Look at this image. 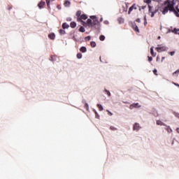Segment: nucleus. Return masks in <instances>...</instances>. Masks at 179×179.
Instances as JSON below:
<instances>
[{
  "mask_svg": "<svg viewBox=\"0 0 179 179\" xmlns=\"http://www.w3.org/2000/svg\"><path fill=\"white\" fill-rule=\"evenodd\" d=\"M98 108L99 109V111H103V106L101 104H98L97 105Z\"/></svg>",
  "mask_w": 179,
  "mask_h": 179,
  "instance_id": "nucleus-22",
  "label": "nucleus"
},
{
  "mask_svg": "<svg viewBox=\"0 0 179 179\" xmlns=\"http://www.w3.org/2000/svg\"><path fill=\"white\" fill-rule=\"evenodd\" d=\"M134 131H139L141 129V126L138 123H135L133 127Z\"/></svg>",
  "mask_w": 179,
  "mask_h": 179,
  "instance_id": "nucleus-4",
  "label": "nucleus"
},
{
  "mask_svg": "<svg viewBox=\"0 0 179 179\" xmlns=\"http://www.w3.org/2000/svg\"><path fill=\"white\" fill-rule=\"evenodd\" d=\"M66 20H67V22H71V21H72V18L68 17V18L66 19Z\"/></svg>",
  "mask_w": 179,
  "mask_h": 179,
  "instance_id": "nucleus-38",
  "label": "nucleus"
},
{
  "mask_svg": "<svg viewBox=\"0 0 179 179\" xmlns=\"http://www.w3.org/2000/svg\"><path fill=\"white\" fill-rule=\"evenodd\" d=\"M85 108H86V110H89V104L85 103Z\"/></svg>",
  "mask_w": 179,
  "mask_h": 179,
  "instance_id": "nucleus-36",
  "label": "nucleus"
},
{
  "mask_svg": "<svg viewBox=\"0 0 179 179\" xmlns=\"http://www.w3.org/2000/svg\"><path fill=\"white\" fill-rule=\"evenodd\" d=\"M83 55H82V53H78L77 54V58L78 59H80L82 58Z\"/></svg>",
  "mask_w": 179,
  "mask_h": 179,
  "instance_id": "nucleus-25",
  "label": "nucleus"
},
{
  "mask_svg": "<svg viewBox=\"0 0 179 179\" xmlns=\"http://www.w3.org/2000/svg\"><path fill=\"white\" fill-rule=\"evenodd\" d=\"M59 32L61 34H65V30H64V29H59Z\"/></svg>",
  "mask_w": 179,
  "mask_h": 179,
  "instance_id": "nucleus-29",
  "label": "nucleus"
},
{
  "mask_svg": "<svg viewBox=\"0 0 179 179\" xmlns=\"http://www.w3.org/2000/svg\"><path fill=\"white\" fill-rule=\"evenodd\" d=\"M70 26L72 29H75V27H76V22H71L70 24Z\"/></svg>",
  "mask_w": 179,
  "mask_h": 179,
  "instance_id": "nucleus-12",
  "label": "nucleus"
},
{
  "mask_svg": "<svg viewBox=\"0 0 179 179\" xmlns=\"http://www.w3.org/2000/svg\"><path fill=\"white\" fill-rule=\"evenodd\" d=\"M79 31H80L81 33H85V27H80L79 29Z\"/></svg>",
  "mask_w": 179,
  "mask_h": 179,
  "instance_id": "nucleus-19",
  "label": "nucleus"
},
{
  "mask_svg": "<svg viewBox=\"0 0 179 179\" xmlns=\"http://www.w3.org/2000/svg\"><path fill=\"white\" fill-rule=\"evenodd\" d=\"M90 19L87 20V22H83V20H86L87 19V15L83 14L78 18H77L78 22H82L83 26H86L87 24L88 27H92L96 30H99L100 29V22H99V19L95 15H91Z\"/></svg>",
  "mask_w": 179,
  "mask_h": 179,
  "instance_id": "nucleus-1",
  "label": "nucleus"
},
{
  "mask_svg": "<svg viewBox=\"0 0 179 179\" xmlns=\"http://www.w3.org/2000/svg\"><path fill=\"white\" fill-rule=\"evenodd\" d=\"M48 37L50 40H55V34L51 33L48 35Z\"/></svg>",
  "mask_w": 179,
  "mask_h": 179,
  "instance_id": "nucleus-8",
  "label": "nucleus"
},
{
  "mask_svg": "<svg viewBox=\"0 0 179 179\" xmlns=\"http://www.w3.org/2000/svg\"><path fill=\"white\" fill-rule=\"evenodd\" d=\"M99 40H100L101 41H104V40H106V36H104L103 35H101V36H99Z\"/></svg>",
  "mask_w": 179,
  "mask_h": 179,
  "instance_id": "nucleus-17",
  "label": "nucleus"
},
{
  "mask_svg": "<svg viewBox=\"0 0 179 179\" xmlns=\"http://www.w3.org/2000/svg\"><path fill=\"white\" fill-rule=\"evenodd\" d=\"M80 52H86L87 51V49L86 48V47L82 46L80 48Z\"/></svg>",
  "mask_w": 179,
  "mask_h": 179,
  "instance_id": "nucleus-9",
  "label": "nucleus"
},
{
  "mask_svg": "<svg viewBox=\"0 0 179 179\" xmlns=\"http://www.w3.org/2000/svg\"><path fill=\"white\" fill-rule=\"evenodd\" d=\"M109 24L108 21L106 20V24Z\"/></svg>",
  "mask_w": 179,
  "mask_h": 179,
  "instance_id": "nucleus-48",
  "label": "nucleus"
},
{
  "mask_svg": "<svg viewBox=\"0 0 179 179\" xmlns=\"http://www.w3.org/2000/svg\"><path fill=\"white\" fill-rule=\"evenodd\" d=\"M153 73H154V75H156V76H157V69H154Z\"/></svg>",
  "mask_w": 179,
  "mask_h": 179,
  "instance_id": "nucleus-33",
  "label": "nucleus"
},
{
  "mask_svg": "<svg viewBox=\"0 0 179 179\" xmlns=\"http://www.w3.org/2000/svg\"><path fill=\"white\" fill-rule=\"evenodd\" d=\"M110 128L111 131H117V128H115L113 126H111Z\"/></svg>",
  "mask_w": 179,
  "mask_h": 179,
  "instance_id": "nucleus-34",
  "label": "nucleus"
},
{
  "mask_svg": "<svg viewBox=\"0 0 179 179\" xmlns=\"http://www.w3.org/2000/svg\"><path fill=\"white\" fill-rule=\"evenodd\" d=\"M101 20H103V18H101Z\"/></svg>",
  "mask_w": 179,
  "mask_h": 179,
  "instance_id": "nucleus-51",
  "label": "nucleus"
},
{
  "mask_svg": "<svg viewBox=\"0 0 179 179\" xmlns=\"http://www.w3.org/2000/svg\"><path fill=\"white\" fill-rule=\"evenodd\" d=\"M45 6V1H41L38 4V6L39 9H43V8H44Z\"/></svg>",
  "mask_w": 179,
  "mask_h": 179,
  "instance_id": "nucleus-5",
  "label": "nucleus"
},
{
  "mask_svg": "<svg viewBox=\"0 0 179 179\" xmlns=\"http://www.w3.org/2000/svg\"><path fill=\"white\" fill-rule=\"evenodd\" d=\"M163 61H164V57L162 58V62H163Z\"/></svg>",
  "mask_w": 179,
  "mask_h": 179,
  "instance_id": "nucleus-46",
  "label": "nucleus"
},
{
  "mask_svg": "<svg viewBox=\"0 0 179 179\" xmlns=\"http://www.w3.org/2000/svg\"><path fill=\"white\" fill-rule=\"evenodd\" d=\"M52 1H55V0H52Z\"/></svg>",
  "mask_w": 179,
  "mask_h": 179,
  "instance_id": "nucleus-52",
  "label": "nucleus"
},
{
  "mask_svg": "<svg viewBox=\"0 0 179 179\" xmlns=\"http://www.w3.org/2000/svg\"><path fill=\"white\" fill-rule=\"evenodd\" d=\"M64 6H69L71 5V1H66L64 3Z\"/></svg>",
  "mask_w": 179,
  "mask_h": 179,
  "instance_id": "nucleus-18",
  "label": "nucleus"
},
{
  "mask_svg": "<svg viewBox=\"0 0 179 179\" xmlns=\"http://www.w3.org/2000/svg\"><path fill=\"white\" fill-rule=\"evenodd\" d=\"M144 21H145V22H147V21H146V15L144 16Z\"/></svg>",
  "mask_w": 179,
  "mask_h": 179,
  "instance_id": "nucleus-45",
  "label": "nucleus"
},
{
  "mask_svg": "<svg viewBox=\"0 0 179 179\" xmlns=\"http://www.w3.org/2000/svg\"><path fill=\"white\" fill-rule=\"evenodd\" d=\"M155 50L157 52H163V51H166V50H167V48L163 45H158V47L155 48Z\"/></svg>",
  "mask_w": 179,
  "mask_h": 179,
  "instance_id": "nucleus-3",
  "label": "nucleus"
},
{
  "mask_svg": "<svg viewBox=\"0 0 179 179\" xmlns=\"http://www.w3.org/2000/svg\"><path fill=\"white\" fill-rule=\"evenodd\" d=\"M108 111V113L110 114V115H113V113H111V112H110V111H108V110H107Z\"/></svg>",
  "mask_w": 179,
  "mask_h": 179,
  "instance_id": "nucleus-44",
  "label": "nucleus"
},
{
  "mask_svg": "<svg viewBox=\"0 0 179 179\" xmlns=\"http://www.w3.org/2000/svg\"><path fill=\"white\" fill-rule=\"evenodd\" d=\"M134 10V8L131 6L128 10V15H131V13Z\"/></svg>",
  "mask_w": 179,
  "mask_h": 179,
  "instance_id": "nucleus-23",
  "label": "nucleus"
},
{
  "mask_svg": "<svg viewBox=\"0 0 179 179\" xmlns=\"http://www.w3.org/2000/svg\"><path fill=\"white\" fill-rule=\"evenodd\" d=\"M117 20H118V22H119V23H120V24H121L122 23H124V18H122V17H119L118 19H117Z\"/></svg>",
  "mask_w": 179,
  "mask_h": 179,
  "instance_id": "nucleus-15",
  "label": "nucleus"
},
{
  "mask_svg": "<svg viewBox=\"0 0 179 179\" xmlns=\"http://www.w3.org/2000/svg\"><path fill=\"white\" fill-rule=\"evenodd\" d=\"M176 11L177 12L178 15H179V8L178 6L176 7ZM177 17H179V16H176Z\"/></svg>",
  "mask_w": 179,
  "mask_h": 179,
  "instance_id": "nucleus-32",
  "label": "nucleus"
},
{
  "mask_svg": "<svg viewBox=\"0 0 179 179\" xmlns=\"http://www.w3.org/2000/svg\"><path fill=\"white\" fill-rule=\"evenodd\" d=\"M167 131H168V132H173V130L171 129V128H170V127H168L166 129Z\"/></svg>",
  "mask_w": 179,
  "mask_h": 179,
  "instance_id": "nucleus-31",
  "label": "nucleus"
},
{
  "mask_svg": "<svg viewBox=\"0 0 179 179\" xmlns=\"http://www.w3.org/2000/svg\"><path fill=\"white\" fill-rule=\"evenodd\" d=\"M95 114L97 115V112L95 111Z\"/></svg>",
  "mask_w": 179,
  "mask_h": 179,
  "instance_id": "nucleus-50",
  "label": "nucleus"
},
{
  "mask_svg": "<svg viewBox=\"0 0 179 179\" xmlns=\"http://www.w3.org/2000/svg\"><path fill=\"white\" fill-rule=\"evenodd\" d=\"M133 29L134 30H135V31H137V33H139V28L136 25H134Z\"/></svg>",
  "mask_w": 179,
  "mask_h": 179,
  "instance_id": "nucleus-14",
  "label": "nucleus"
},
{
  "mask_svg": "<svg viewBox=\"0 0 179 179\" xmlns=\"http://www.w3.org/2000/svg\"><path fill=\"white\" fill-rule=\"evenodd\" d=\"M155 17V12H151V17Z\"/></svg>",
  "mask_w": 179,
  "mask_h": 179,
  "instance_id": "nucleus-40",
  "label": "nucleus"
},
{
  "mask_svg": "<svg viewBox=\"0 0 179 179\" xmlns=\"http://www.w3.org/2000/svg\"><path fill=\"white\" fill-rule=\"evenodd\" d=\"M91 38H92V37H90V36H88L85 38V41H90Z\"/></svg>",
  "mask_w": 179,
  "mask_h": 179,
  "instance_id": "nucleus-24",
  "label": "nucleus"
},
{
  "mask_svg": "<svg viewBox=\"0 0 179 179\" xmlns=\"http://www.w3.org/2000/svg\"><path fill=\"white\" fill-rule=\"evenodd\" d=\"M46 1V4H47V6L48 8V9H50V0H45Z\"/></svg>",
  "mask_w": 179,
  "mask_h": 179,
  "instance_id": "nucleus-27",
  "label": "nucleus"
},
{
  "mask_svg": "<svg viewBox=\"0 0 179 179\" xmlns=\"http://www.w3.org/2000/svg\"><path fill=\"white\" fill-rule=\"evenodd\" d=\"M55 58H57V56H50V61H55Z\"/></svg>",
  "mask_w": 179,
  "mask_h": 179,
  "instance_id": "nucleus-26",
  "label": "nucleus"
},
{
  "mask_svg": "<svg viewBox=\"0 0 179 179\" xmlns=\"http://www.w3.org/2000/svg\"><path fill=\"white\" fill-rule=\"evenodd\" d=\"M179 31V29H177V28H175L173 30V33H175V34H178V32Z\"/></svg>",
  "mask_w": 179,
  "mask_h": 179,
  "instance_id": "nucleus-21",
  "label": "nucleus"
},
{
  "mask_svg": "<svg viewBox=\"0 0 179 179\" xmlns=\"http://www.w3.org/2000/svg\"><path fill=\"white\" fill-rule=\"evenodd\" d=\"M153 48H154L153 46L151 47V48H150V54H151L152 57H156V53H155V52L153 50Z\"/></svg>",
  "mask_w": 179,
  "mask_h": 179,
  "instance_id": "nucleus-10",
  "label": "nucleus"
},
{
  "mask_svg": "<svg viewBox=\"0 0 179 179\" xmlns=\"http://www.w3.org/2000/svg\"><path fill=\"white\" fill-rule=\"evenodd\" d=\"M144 24L146 26V24H148V21H145Z\"/></svg>",
  "mask_w": 179,
  "mask_h": 179,
  "instance_id": "nucleus-43",
  "label": "nucleus"
},
{
  "mask_svg": "<svg viewBox=\"0 0 179 179\" xmlns=\"http://www.w3.org/2000/svg\"><path fill=\"white\" fill-rule=\"evenodd\" d=\"M145 3H152V0H144Z\"/></svg>",
  "mask_w": 179,
  "mask_h": 179,
  "instance_id": "nucleus-28",
  "label": "nucleus"
},
{
  "mask_svg": "<svg viewBox=\"0 0 179 179\" xmlns=\"http://www.w3.org/2000/svg\"><path fill=\"white\" fill-rule=\"evenodd\" d=\"M156 124H157V125H161V126L166 127V124L164 123L163 122H162L161 120H157Z\"/></svg>",
  "mask_w": 179,
  "mask_h": 179,
  "instance_id": "nucleus-7",
  "label": "nucleus"
},
{
  "mask_svg": "<svg viewBox=\"0 0 179 179\" xmlns=\"http://www.w3.org/2000/svg\"><path fill=\"white\" fill-rule=\"evenodd\" d=\"M148 9H149V12H150L152 10V6H150V5H148Z\"/></svg>",
  "mask_w": 179,
  "mask_h": 179,
  "instance_id": "nucleus-41",
  "label": "nucleus"
},
{
  "mask_svg": "<svg viewBox=\"0 0 179 179\" xmlns=\"http://www.w3.org/2000/svg\"><path fill=\"white\" fill-rule=\"evenodd\" d=\"M169 12L174 13V15L176 16H179L178 13H177V11L176 10V8H174V1L166 0L164 2V4L162 6V15H166V13H169Z\"/></svg>",
  "mask_w": 179,
  "mask_h": 179,
  "instance_id": "nucleus-2",
  "label": "nucleus"
},
{
  "mask_svg": "<svg viewBox=\"0 0 179 179\" xmlns=\"http://www.w3.org/2000/svg\"><path fill=\"white\" fill-rule=\"evenodd\" d=\"M141 107V106H139V103H133L130 106V108L131 110H132V108H139Z\"/></svg>",
  "mask_w": 179,
  "mask_h": 179,
  "instance_id": "nucleus-6",
  "label": "nucleus"
},
{
  "mask_svg": "<svg viewBox=\"0 0 179 179\" xmlns=\"http://www.w3.org/2000/svg\"><path fill=\"white\" fill-rule=\"evenodd\" d=\"M69 24H68L66 22L63 23L62 24V29H69Z\"/></svg>",
  "mask_w": 179,
  "mask_h": 179,
  "instance_id": "nucleus-11",
  "label": "nucleus"
},
{
  "mask_svg": "<svg viewBox=\"0 0 179 179\" xmlns=\"http://www.w3.org/2000/svg\"><path fill=\"white\" fill-rule=\"evenodd\" d=\"M136 22H137V23H141V19L137 18V19L136 20Z\"/></svg>",
  "mask_w": 179,
  "mask_h": 179,
  "instance_id": "nucleus-39",
  "label": "nucleus"
},
{
  "mask_svg": "<svg viewBox=\"0 0 179 179\" xmlns=\"http://www.w3.org/2000/svg\"><path fill=\"white\" fill-rule=\"evenodd\" d=\"M176 131L179 134V128L176 129Z\"/></svg>",
  "mask_w": 179,
  "mask_h": 179,
  "instance_id": "nucleus-47",
  "label": "nucleus"
},
{
  "mask_svg": "<svg viewBox=\"0 0 179 179\" xmlns=\"http://www.w3.org/2000/svg\"><path fill=\"white\" fill-rule=\"evenodd\" d=\"M159 38H160V36H158V40H159Z\"/></svg>",
  "mask_w": 179,
  "mask_h": 179,
  "instance_id": "nucleus-49",
  "label": "nucleus"
},
{
  "mask_svg": "<svg viewBox=\"0 0 179 179\" xmlns=\"http://www.w3.org/2000/svg\"><path fill=\"white\" fill-rule=\"evenodd\" d=\"M90 45H91V47H92V48H94V47H96V42L91 41L90 42Z\"/></svg>",
  "mask_w": 179,
  "mask_h": 179,
  "instance_id": "nucleus-16",
  "label": "nucleus"
},
{
  "mask_svg": "<svg viewBox=\"0 0 179 179\" xmlns=\"http://www.w3.org/2000/svg\"><path fill=\"white\" fill-rule=\"evenodd\" d=\"M169 54H170V55H171V57H173V55H174V54H176V52H170Z\"/></svg>",
  "mask_w": 179,
  "mask_h": 179,
  "instance_id": "nucleus-37",
  "label": "nucleus"
},
{
  "mask_svg": "<svg viewBox=\"0 0 179 179\" xmlns=\"http://www.w3.org/2000/svg\"><path fill=\"white\" fill-rule=\"evenodd\" d=\"M148 61L149 62H152V61H153V58L152 57H148Z\"/></svg>",
  "mask_w": 179,
  "mask_h": 179,
  "instance_id": "nucleus-35",
  "label": "nucleus"
},
{
  "mask_svg": "<svg viewBox=\"0 0 179 179\" xmlns=\"http://www.w3.org/2000/svg\"><path fill=\"white\" fill-rule=\"evenodd\" d=\"M131 8H133V10L134 9V10H136V9H138V5L134 3L131 6Z\"/></svg>",
  "mask_w": 179,
  "mask_h": 179,
  "instance_id": "nucleus-20",
  "label": "nucleus"
},
{
  "mask_svg": "<svg viewBox=\"0 0 179 179\" xmlns=\"http://www.w3.org/2000/svg\"><path fill=\"white\" fill-rule=\"evenodd\" d=\"M154 1H155L156 2H161L162 1V0H154Z\"/></svg>",
  "mask_w": 179,
  "mask_h": 179,
  "instance_id": "nucleus-42",
  "label": "nucleus"
},
{
  "mask_svg": "<svg viewBox=\"0 0 179 179\" xmlns=\"http://www.w3.org/2000/svg\"><path fill=\"white\" fill-rule=\"evenodd\" d=\"M76 16L77 19H78V17H80L82 16V12L80 10L77 11Z\"/></svg>",
  "mask_w": 179,
  "mask_h": 179,
  "instance_id": "nucleus-13",
  "label": "nucleus"
},
{
  "mask_svg": "<svg viewBox=\"0 0 179 179\" xmlns=\"http://www.w3.org/2000/svg\"><path fill=\"white\" fill-rule=\"evenodd\" d=\"M105 92L108 94V96H109V97H110V96H111V93L110 92V91L105 90Z\"/></svg>",
  "mask_w": 179,
  "mask_h": 179,
  "instance_id": "nucleus-30",
  "label": "nucleus"
}]
</instances>
